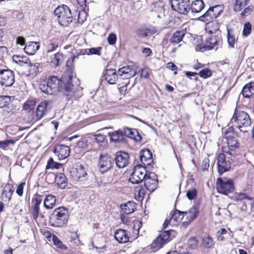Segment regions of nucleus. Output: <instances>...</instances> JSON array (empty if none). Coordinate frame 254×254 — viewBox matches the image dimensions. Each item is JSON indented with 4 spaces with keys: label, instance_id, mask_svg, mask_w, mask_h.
I'll return each instance as SVG.
<instances>
[{
    "label": "nucleus",
    "instance_id": "obj_1",
    "mask_svg": "<svg viewBox=\"0 0 254 254\" xmlns=\"http://www.w3.org/2000/svg\"><path fill=\"white\" fill-rule=\"evenodd\" d=\"M251 125V121L249 114L236 108L230 121L229 126L233 129L238 128L243 132H246Z\"/></svg>",
    "mask_w": 254,
    "mask_h": 254
},
{
    "label": "nucleus",
    "instance_id": "obj_2",
    "mask_svg": "<svg viewBox=\"0 0 254 254\" xmlns=\"http://www.w3.org/2000/svg\"><path fill=\"white\" fill-rule=\"evenodd\" d=\"M68 217V210L65 207H59L53 211L49 222L53 227H61L66 224Z\"/></svg>",
    "mask_w": 254,
    "mask_h": 254
},
{
    "label": "nucleus",
    "instance_id": "obj_3",
    "mask_svg": "<svg viewBox=\"0 0 254 254\" xmlns=\"http://www.w3.org/2000/svg\"><path fill=\"white\" fill-rule=\"evenodd\" d=\"M63 81L56 76H51L46 84H41V90L48 94L52 95L57 91H63Z\"/></svg>",
    "mask_w": 254,
    "mask_h": 254
},
{
    "label": "nucleus",
    "instance_id": "obj_4",
    "mask_svg": "<svg viewBox=\"0 0 254 254\" xmlns=\"http://www.w3.org/2000/svg\"><path fill=\"white\" fill-rule=\"evenodd\" d=\"M54 14L57 16L59 23L63 26H67L72 20L70 9L65 5L58 6Z\"/></svg>",
    "mask_w": 254,
    "mask_h": 254
},
{
    "label": "nucleus",
    "instance_id": "obj_5",
    "mask_svg": "<svg viewBox=\"0 0 254 254\" xmlns=\"http://www.w3.org/2000/svg\"><path fill=\"white\" fill-rule=\"evenodd\" d=\"M175 232L173 230L162 232L152 242L150 245L153 251L160 249L162 246L169 242L175 235Z\"/></svg>",
    "mask_w": 254,
    "mask_h": 254
},
{
    "label": "nucleus",
    "instance_id": "obj_6",
    "mask_svg": "<svg viewBox=\"0 0 254 254\" xmlns=\"http://www.w3.org/2000/svg\"><path fill=\"white\" fill-rule=\"evenodd\" d=\"M216 186L218 192L225 195L232 192L235 189L233 181L227 178H218Z\"/></svg>",
    "mask_w": 254,
    "mask_h": 254
},
{
    "label": "nucleus",
    "instance_id": "obj_7",
    "mask_svg": "<svg viewBox=\"0 0 254 254\" xmlns=\"http://www.w3.org/2000/svg\"><path fill=\"white\" fill-rule=\"evenodd\" d=\"M146 170L141 165L134 167L133 171L131 174L129 181L132 184H137L141 183L147 176Z\"/></svg>",
    "mask_w": 254,
    "mask_h": 254
},
{
    "label": "nucleus",
    "instance_id": "obj_8",
    "mask_svg": "<svg viewBox=\"0 0 254 254\" xmlns=\"http://www.w3.org/2000/svg\"><path fill=\"white\" fill-rule=\"evenodd\" d=\"M172 8L182 14H187L190 10V0H170Z\"/></svg>",
    "mask_w": 254,
    "mask_h": 254
},
{
    "label": "nucleus",
    "instance_id": "obj_9",
    "mask_svg": "<svg viewBox=\"0 0 254 254\" xmlns=\"http://www.w3.org/2000/svg\"><path fill=\"white\" fill-rule=\"evenodd\" d=\"M223 40L221 37L217 36H212L208 38L206 41L205 44L200 49L201 51H206L210 50H217L218 48L222 46Z\"/></svg>",
    "mask_w": 254,
    "mask_h": 254
},
{
    "label": "nucleus",
    "instance_id": "obj_10",
    "mask_svg": "<svg viewBox=\"0 0 254 254\" xmlns=\"http://www.w3.org/2000/svg\"><path fill=\"white\" fill-rule=\"evenodd\" d=\"M114 160L108 155H101L98 160V169L99 171L103 174L109 171L112 167Z\"/></svg>",
    "mask_w": 254,
    "mask_h": 254
},
{
    "label": "nucleus",
    "instance_id": "obj_11",
    "mask_svg": "<svg viewBox=\"0 0 254 254\" xmlns=\"http://www.w3.org/2000/svg\"><path fill=\"white\" fill-rule=\"evenodd\" d=\"M14 75L12 71L9 69L0 70V83L5 86H10L14 82Z\"/></svg>",
    "mask_w": 254,
    "mask_h": 254
},
{
    "label": "nucleus",
    "instance_id": "obj_12",
    "mask_svg": "<svg viewBox=\"0 0 254 254\" xmlns=\"http://www.w3.org/2000/svg\"><path fill=\"white\" fill-rule=\"evenodd\" d=\"M52 108V102L50 101H44L41 102L37 107L35 111L36 120L42 119L47 113L48 110Z\"/></svg>",
    "mask_w": 254,
    "mask_h": 254
},
{
    "label": "nucleus",
    "instance_id": "obj_13",
    "mask_svg": "<svg viewBox=\"0 0 254 254\" xmlns=\"http://www.w3.org/2000/svg\"><path fill=\"white\" fill-rule=\"evenodd\" d=\"M137 67L134 65L124 66L118 70V74L123 76V79H129L134 77L137 73Z\"/></svg>",
    "mask_w": 254,
    "mask_h": 254
},
{
    "label": "nucleus",
    "instance_id": "obj_14",
    "mask_svg": "<svg viewBox=\"0 0 254 254\" xmlns=\"http://www.w3.org/2000/svg\"><path fill=\"white\" fill-rule=\"evenodd\" d=\"M42 201L41 195L36 194L31 200V209L32 210V215L33 219L35 221L38 219L40 212V205Z\"/></svg>",
    "mask_w": 254,
    "mask_h": 254
},
{
    "label": "nucleus",
    "instance_id": "obj_15",
    "mask_svg": "<svg viewBox=\"0 0 254 254\" xmlns=\"http://www.w3.org/2000/svg\"><path fill=\"white\" fill-rule=\"evenodd\" d=\"M158 180L156 175L153 172L149 173L144 179V186L150 192L153 191L157 186Z\"/></svg>",
    "mask_w": 254,
    "mask_h": 254
},
{
    "label": "nucleus",
    "instance_id": "obj_16",
    "mask_svg": "<svg viewBox=\"0 0 254 254\" xmlns=\"http://www.w3.org/2000/svg\"><path fill=\"white\" fill-rule=\"evenodd\" d=\"M217 166L218 172L221 175L223 173L228 171L231 168V163L226 160L225 154L220 153L217 157Z\"/></svg>",
    "mask_w": 254,
    "mask_h": 254
},
{
    "label": "nucleus",
    "instance_id": "obj_17",
    "mask_svg": "<svg viewBox=\"0 0 254 254\" xmlns=\"http://www.w3.org/2000/svg\"><path fill=\"white\" fill-rule=\"evenodd\" d=\"M129 158L128 153L123 151L118 152L115 158L117 166L119 168L126 167L129 163Z\"/></svg>",
    "mask_w": 254,
    "mask_h": 254
},
{
    "label": "nucleus",
    "instance_id": "obj_18",
    "mask_svg": "<svg viewBox=\"0 0 254 254\" xmlns=\"http://www.w3.org/2000/svg\"><path fill=\"white\" fill-rule=\"evenodd\" d=\"M70 149L68 146L64 144L58 145L54 149L55 154L58 156L59 160L67 158L69 154Z\"/></svg>",
    "mask_w": 254,
    "mask_h": 254
},
{
    "label": "nucleus",
    "instance_id": "obj_19",
    "mask_svg": "<svg viewBox=\"0 0 254 254\" xmlns=\"http://www.w3.org/2000/svg\"><path fill=\"white\" fill-rule=\"evenodd\" d=\"M118 72L115 69H107L104 73V78L110 84H115L118 78Z\"/></svg>",
    "mask_w": 254,
    "mask_h": 254
},
{
    "label": "nucleus",
    "instance_id": "obj_20",
    "mask_svg": "<svg viewBox=\"0 0 254 254\" xmlns=\"http://www.w3.org/2000/svg\"><path fill=\"white\" fill-rule=\"evenodd\" d=\"M14 190L13 185L10 183H7L4 187L1 193V199L2 200L5 202H9Z\"/></svg>",
    "mask_w": 254,
    "mask_h": 254
},
{
    "label": "nucleus",
    "instance_id": "obj_21",
    "mask_svg": "<svg viewBox=\"0 0 254 254\" xmlns=\"http://www.w3.org/2000/svg\"><path fill=\"white\" fill-rule=\"evenodd\" d=\"M198 212V209L195 206H193L187 211H183L184 217L186 216V221L184 222L190 223L196 217Z\"/></svg>",
    "mask_w": 254,
    "mask_h": 254
},
{
    "label": "nucleus",
    "instance_id": "obj_22",
    "mask_svg": "<svg viewBox=\"0 0 254 254\" xmlns=\"http://www.w3.org/2000/svg\"><path fill=\"white\" fill-rule=\"evenodd\" d=\"M40 45L36 42H29L25 46L24 50L25 53L33 55L39 49Z\"/></svg>",
    "mask_w": 254,
    "mask_h": 254
},
{
    "label": "nucleus",
    "instance_id": "obj_23",
    "mask_svg": "<svg viewBox=\"0 0 254 254\" xmlns=\"http://www.w3.org/2000/svg\"><path fill=\"white\" fill-rule=\"evenodd\" d=\"M115 239L121 243H125L129 241V237L126 231L123 229L117 230L114 234Z\"/></svg>",
    "mask_w": 254,
    "mask_h": 254
},
{
    "label": "nucleus",
    "instance_id": "obj_24",
    "mask_svg": "<svg viewBox=\"0 0 254 254\" xmlns=\"http://www.w3.org/2000/svg\"><path fill=\"white\" fill-rule=\"evenodd\" d=\"M152 153L148 149L142 150L140 152V159L144 165H149L151 162Z\"/></svg>",
    "mask_w": 254,
    "mask_h": 254
},
{
    "label": "nucleus",
    "instance_id": "obj_25",
    "mask_svg": "<svg viewBox=\"0 0 254 254\" xmlns=\"http://www.w3.org/2000/svg\"><path fill=\"white\" fill-rule=\"evenodd\" d=\"M242 94L246 98H249L254 94V82L246 84L243 88Z\"/></svg>",
    "mask_w": 254,
    "mask_h": 254
},
{
    "label": "nucleus",
    "instance_id": "obj_26",
    "mask_svg": "<svg viewBox=\"0 0 254 254\" xmlns=\"http://www.w3.org/2000/svg\"><path fill=\"white\" fill-rule=\"evenodd\" d=\"M122 210L126 214H130L133 212L136 209L135 203L132 201H128L121 206Z\"/></svg>",
    "mask_w": 254,
    "mask_h": 254
},
{
    "label": "nucleus",
    "instance_id": "obj_27",
    "mask_svg": "<svg viewBox=\"0 0 254 254\" xmlns=\"http://www.w3.org/2000/svg\"><path fill=\"white\" fill-rule=\"evenodd\" d=\"M55 182L61 189H64L67 185L66 179L65 175L62 173H59L54 177Z\"/></svg>",
    "mask_w": 254,
    "mask_h": 254
},
{
    "label": "nucleus",
    "instance_id": "obj_28",
    "mask_svg": "<svg viewBox=\"0 0 254 254\" xmlns=\"http://www.w3.org/2000/svg\"><path fill=\"white\" fill-rule=\"evenodd\" d=\"M204 7V3L202 0H196L193 1L190 7L192 13H198Z\"/></svg>",
    "mask_w": 254,
    "mask_h": 254
},
{
    "label": "nucleus",
    "instance_id": "obj_29",
    "mask_svg": "<svg viewBox=\"0 0 254 254\" xmlns=\"http://www.w3.org/2000/svg\"><path fill=\"white\" fill-rule=\"evenodd\" d=\"M56 198L54 195H48L44 199V206L47 209L53 208L56 204Z\"/></svg>",
    "mask_w": 254,
    "mask_h": 254
},
{
    "label": "nucleus",
    "instance_id": "obj_30",
    "mask_svg": "<svg viewBox=\"0 0 254 254\" xmlns=\"http://www.w3.org/2000/svg\"><path fill=\"white\" fill-rule=\"evenodd\" d=\"M185 35L184 31H177L170 39V42L173 44H177L179 43L183 39Z\"/></svg>",
    "mask_w": 254,
    "mask_h": 254
},
{
    "label": "nucleus",
    "instance_id": "obj_31",
    "mask_svg": "<svg viewBox=\"0 0 254 254\" xmlns=\"http://www.w3.org/2000/svg\"><path fill=\"white\" fill-rule=\"evenodd\" d=\"M108 135L110 137L111 140L114 142L121 141L124 138L123 132L121 130L109 132Z\"/></svg>",
    "mask_w": 254,
    "mask_h": 254
},
{
    "label": "nucleus",
    "instance_id": "obj_32",
    "mask_svg": "<svg viewBox=\"0 0 254 254\" xmlns=\"http://www.w3.org/2000/svg\"><path fill=\"white\" fill-rule=\"evenodd\" d=\"M36 103L35 99L28 100L24 103L23 109L27 112L33 113Z\"/></svg>",
    "mask_w": 254,
    "mask_h": 254
},
{
    "label": "nucleus",
    "instance_id": "obj_33",
    "mask_svg": "<svg viewBox=\"0 0 254 254\" xmlns=\"http://www.w3.org/2000/svg\"><path fill=\"white\" fill-rule=\"evenodd\" d=\"M219 24L214 22L208 23L206 25L205 30L208 33H216L219 30Z\"/></svg>",
    "mask_w": 254,
    "mask_h": 254
},
{
    "label": "nucleus",
    "instance_id": "obj_34",
    "mask_svg": "<svg viewBox=\"0 0 254 254\" xmlns=\"http://www.w3.org/2000/svg\"><path fill=\"white\" fill-rule=\"evenodd\" d=\"M250 0H236L233 9L235 11H240L245 7Z\"/></svg>",
    "mask_w": 254,
    "mask_h": 254
},
{
    "label": "nucleus",
    "instance_id": "obj_35",
    "mask_svg": "<svg viewBox=\"0 0 254 254\" xmlns=\"http://www.w3.org/2000/svg\"><path fill=\"white\" fill-rule=\"evenodd\" d=\"M63 62V56L60 53H56L52 58L51 64L52 66H57Z\"/></svg>",
    "mask_w": 254,
    "mask_h": 254
},
{
    "label": "nucleus",
    "instance_id": "obj_36",
    "mask_svg": "<svg viewBox=\"0 0 254 254\" xmlns=\"http://www.w3.org/2000/svg\"><path fill=\"white\" fill-rule=\"evenodd\" d=\"M13 61L20 66L26 65L29 59L25 56H20L19 55H14L12 57Z\"/></svg>",
    "mask_w": 254,
    "mask_h": 254
},
{
    "label": "nucleus",
    "instance_id": "obj_37",
    "mask_svg": "<svg viewBox=\"0 0 254 254\" xmlns=\"http://www.w3.org/2000/svg\"><path fill=\"white\" fill-rule=\"evenodd\" d=\"M184 218V214L183 211H181L178 210H176L174 211L172 214L171 218L170 220V221H174V222H180L181 221L183 218Z\"/></svg>",
    "mask_w": 254,
    "mask_h": 254
},
{
    "label": "nucleus",
    "instance_id": "obj_38",
    "mask_svg": "<svg viewBox=\"0 0 254 254\" xmlns=\"http://www.w3.org/2000/svg\"><path fill=\"white\" fill-rule=\"evenodd\" d=\"M228 133V131H225L224 135L226 136V138H228L227 144L228 146L230 147V149L231 150H233L235 148L238 147V142L237 140L235 138H229V136L226 135V134Z\"/></svg>",
    "mask_w": 254,
    "mask_h": 254
},
{
    "label": "nucleus",
    "instance_id": "obj_39",
    "mask_svg": "<svg viewBox=\"0 0 254 254\" xmlns=\"http://www.w3.org/2000/svg\"><path fill=\"white\" fill-rule=\"evenodd\" d=\"M123 132L124 136H127L130 138L137 140V138L135 137V134L137 133V131L136 129H132L128 127H126L124 129Z\"/></svg>",
    "mask_w": 254,
    "mask_h": 254
},
{
    "label": "nucleus",
    "instance_id": "obj_40",
    "mask_svg": "<svg viewBox=\"0 0 254 254\" xmlns=\"http://www.w3.org/2000/svg\"><path fill=\"white\" fill-rule=\"evenodd\" d=\"M215 18V16L211 12L209 8L207 11L202 15L199 17V19L202 21H210Z\"/></svg>",
    "mask_w": 254,
    "mask_h": 254
},
{
    "label": "nucleus",
    "instance_id": "obj_41",
    "mask_svg": "<svg viewBox=\"0 0 254 254\" xmlns=\"http://www.w3.org/2000/svg\"><path fill=\"white\" fill-rule=\"evenodd\" d=\"M145 195L144 190L142 188L136 187L134 190L135 199L138 201L142 200Z\"/></svg>",
    "mask_w": 254,
    "mask_h": 254
},
{
    "label": "nucleus",
    "instance_id": "obj_42",
    "mask_svg": "<svg viewBox=\"0 0 254 254\" xmlns=\"http://www.w3.org/2000/svg\"><path fill=\"white\" fill-rule=\"evenodd\" d=\"M211 12L215 16V18H217L223 10V7L222 5H216L215 6L209 8Z\"/></svg>",
    "mask_w": 254,
    "mask_h": 254
},
{
    "label": "nucleus",
    "instance_id": "obj_43",
    "mask_svg": "<svg viewBox=\"0 0 254 254\" xmlns=\"http://www.w3.org/2000/svg\"><path fill=\"white\" fill-rule=\"evenodd\" d=\"M202 245L206 248H210L214 245L213 241L210 236H204L202 239Z\"/></svg>",
    "mask_w": 254,
    "mask_h": 254
},
{
    "label": "nucleus",
    "instance_id": "obj_44",
    "mask_svg": "<svg viewBox=\"0 0 254 254\" xmlns=\"http://www.w3.org/2000/svg\"><path fill=\"white\" fill-rule=\"evenodd\" d=\"M11 102L10 97L8 96H0V108L8 106Z\"/></svg>",
    "mask_w": 254,
    "mask_h": 254
},
{
    "label": "nucleus",
    "instance_id": "obj_45",
    "mask_svg": "<svg viewBox=\"0 0 254 254\" xmlns=\"http://www.w3.org/2000/svg\"><path fill=\"white\" fill-rule=\"evenodd\" d=\"M61 166V164L54 162L53 159L50 158L48 161L46 169H59Z\"/></svg>",
    "mask_w": 254,
    "mask_h": 254
},
{
    "label": "nucleus",
    "instance_id": "obj_46",
    "mask_svg": "<svg viewBox=\"0 0 254 254\" xmlns=\"http://www.w3.org/2000/svg\"><path fill=\"white\" fill-rule=\"evenodd\" d=\"M26 65L29 67V71L31 74H36L38 72L39 69L38 65H37L36 64H33L29 60Z\"/></svg>",
    "mask_w": 254,
    "mask_h": 254
},
{
    "label": "nucleus",
    "instance_id": "obj_47",
    "mask_svg": "<svg viewBox=\"0 0 254 254\" xmlns=\"http://www.w3.org/2000/svg\"><path fill=\"white\" fill-rule=\"evenodd\" d=\"M75 173V177L78 179L82 178L86 175L85 170L81 166L76 168V172Z\"/></svg>",
    "mask_w": 254,
    "mask_h": 254
},
{
    "label": "nucleus",
    "instance_id": "obj_48",
    "mask_svg": "<svg viewBox=\"0 0 254 254\" xmlns=\"http://www.w3.org/2000/svg\"><path fill=\"white\" fill-rule=\"evenodd\" d=\"M227 42L229 47L234 48L235 38L234 36L230 33L229 30L227 31Z\"/></svg>",
    "mask_w": 254,
    "mask_h": 254
},
{
    "label": "nucleus",
    "instance_id": "obj_49",
    "mask_svg": "<svg viewBox=\"0 0 254 254\" xmlns=\"http://www.w3.org/2000/svg\"><path fill=\"white\" fill-rule=\"evenodd\" d=\"M89 143L86 138H83L77 142V145L81 148L88 149Z\"/></svg>",
    "mask_w": 254,
    "mask_h": 254
},
{
    "label": "nucleus",
    "instance_id": "obj_50",
    "mask_svg": "<svg viewBox=\"0 0 254 254\" xmlns=\"http://www.w3.org/2000/svg\"><path fill=\"white\" fill-rule=\"evenodd\" d=\"M198 74L203 78H206L211 76L212 72L208 68H204L200 70Z\"/></svg>",
    "mask_w": 254,
    "mask_h": 254
},
{
    "label": "nucleus",
    "instance_id": "obj_51",
    "mask_svg": "<svg viewBox=\"0 0 254 254\" xmlns=\"http://www.w3.org/2000/svg\"><path fill=\"white\" fill-rule=\"evenodd\" d=\"M252 25L249 22L245 23L243 30V34L245 36L249 35L251 32Z\"/></svg>",
    "mask_w": 254,
    "mask_h": 254
},
{
    "label": "nucleus",
    "instance_id": "obj_52",
    "mask_svg": "<svg viewBox=\"0 0 254 254\" xmlns=\"http://www.w3.org/2000/svg\"><path fill=\"white\" fill-rule=\"evenodd\" d=\"M198 245V241L194 237H191L188 240V246L191 249H195Z\"/></svg>",
    "mask_w": 254,
    "mask_h": 254
},
{
    "label": "nucleus",
    "instance_id": "obj_53",
    "mask_svg": "<svg viewBox=\"0 0 254 254\" xmlns=\"http://www.w3.org/2000/svg\"><path fill=\"white\" fill-rule=\"evenodd\" d=\"M254 8V7L252 5H250L247 7L245 8L241 13L242 17H245L249 15L253 11Z\"/></svg>",
    "mask_w": 254,
    "mask_h": 254
},
{
    "label": "nucleus",
    "instance_id": "obj_54",
    "mask_svg": "<svg viewBox=\"0 0 254 254\" xmlns=\"http://www.w3.org/2000/svg\"><path fill=\"white\" fill-rule=\"evenodd\" d=\"M197 195V190L195 189L189 190L187 193V196L190 200L194 199Z\"/></svg>",
    "mask_w": 254,
    "mask_h": 254
},
{
    "label": "nucleus",
    "instance_id": "obj_55",
    "mask_svg": "<svg viewBox=\"0 0 254 254\" xmlns=\"http://www.w3.org/2000/svg\"><path fill=\"white\" fill-rule=\"evenodd\" d=\"M101 50V47L92 48H90L89 49H87L86 50V52H87V51L88 50L89 52L90 53H86V54L87 55L94 54V55H100Z\"/></svg>",
    "mask_w": 254,
    "mask_h": 254
},
{
    "label": "nucleus",
    "instance_id": "obj_56",
    "mask_svg": "<svg viewBox=\"0 0 254 254\" xmlns=\"http://www.w3.org/2000/svg\"><path fill=\"white\" fill-rule=\"evenodd\" d=\"M108 42L110 45H114L116 43L117 36L114 33H110L108 37Z\"/></svg>",
    "mask_w": 254,
    "mask_h": 254
},
{
    "label": "nucleus",
    "instance_id": "obj_57",
    "mask_svg": "<svg viewBox=\"0 0 254 254\" xmlns=\"http://www.w3.org/2000/svg\"><path fill=\"white\" fill-rule=\"evenodd\" d=\"M10 143H14V141L12 140H5L0 141V148L5 149L7 147Z\"/></svg>",
    "mask_w": 254,
    "mask_h": 254
},
{
    "label": "nucleus",
    "instance_id": "obj_58",
    "mask_svg": "<svg viewBox=\"0 0 254 254\" xmlns=\"http://www.w3.org/2000/svg\"><path fill=\"white\" fill-rule=\"evenodd\" d=\"M53 241L54 244L57 246L59 248H63L64 247V245L61 240L56 236H53Z\"/></svg>",
    "mask_w": 254,
    "mask_h": 254
},
{
    "label": "nucleus",
    "instance_id": "obj_59",
    "mask_svg": "<svg viewBox=\"0 0 254 254\" xmlns=\"http://www.w3.org/2000/svg\"><path fill=\"white\" fill-rule=\"evenodd\" d=\"M25 185V183L22 182L19 185L16 189V192L18 195L20 196L23 194V190Z\"/></svg>",
    "mask_w": 254,
    "mask_h": 254
},
{
    "label": "nucleus",
    "instance_id": "obj_60",
    "mask_svg": "<svg viewBox=\"0 0 254 254\" xmlns=\"http://www.w3.org/2000/svg\"><path fill=\"white\" fill-rule=\"evenodd\" d=\"M236 197L238 200H242L244 199H251V198L245 193H238Z\"/></svg>",
    "mask_w": 254,
    "mask_h": 254
},
{
    "label": "nucleus",
    "instance_id": "obj_61",
    "mask_svg": "<svg viewBox=\"0 0 254 254\" xmlns=\"http://www.w3.org/2000/svg\"><path fill=\"white\" fill-rule=\"evenodd\" d=\"M202 169L204 171L207 170L209 167V159L208 158H204L203 160Z\"/></svg>",
    "mask_w": 254,
    "mask_h": 254
},
{
    "label": "nucleus",
    "instance_id": "obj_62",
    "mask_svg": "<svg viewBox=\"0 0 254 254\" xmlns=\"http://www.w3.org/2000/svg\"><path fill=\"white\" fill-rule=\"evenodd\" d=\"M106 138V136L101 134L95 135V140L97 143L103 142Z\"/></svg>",
    "mask_w": 254,
    "mask_h": 254
},
{
    "label": "nucleus",
    "instance_id": "obj_63",
    "mask_svg": "<svg viewBox=\"0 0 254 254\" xmlns=\"http://www.w3.org/2000/svg\"><path fill=\"white\" fill-rule=\"evenodd\" d=\"M72 86H73V85L69 81H67V83L66 84L64 83L63 82V91L64 90L66 91H70V90L72 89Z\"/></svg>",
    "mask_w": 254,
    "mask_h": 254
},
{
    "label": "nucleus",
    "instance_id": "obj_64",
    "mask_svg": "<svg viewBox=\"0 0 254 254\" xmlns=\"http://www.w3.org/2000/svg\"><path fill=\"white\" fill-rule=\"evenodd\" d=\"M141 223L136 221L134 223L133 232L134 233H138L139 229L141 227Z\"/></svg>",
    "mask_w": 254,
    "mask_h": 254
}]
</instances>
